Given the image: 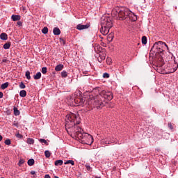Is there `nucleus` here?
<instances>
[{"instance_id": "1", "label": "nucleus", "mask_w": 178, "mask_h": 178, "mask_svg": "<svg viewBox=\"0 0 178 178\" xmlns=\"http://www.w3.org/2000/svg\"><path fill=\"white\" fill-rule=\"evenodd\" d=\"M65 119V129L67 132L72 133L76 137L81 139H85L86 137H88L91 139V143L93 142L92 136L88 133H83L81 127L78 126L81 122V119L78 113H70L67 115ZM69 129V130H68Z\"/></svg>"}, {"instance_id": "2", "label": "nucleus", "mask_w": 178, "mask_h": 178, "mask_svg": "<svg viewBox=\"0 0 178 178\" xmlns=\"http://www.w3.org/2000/svg\"><path fill=\"white\" fill-rule=\"evenodd\" d=\"M113 98V96L112 92L102 90L99 92V95H97L96 97L90 95L88 104L97 106V108H102L106 106V99H107V101H111Z\"/></svg>"}, {"instance_id": "3", "label": "nucleus", "mask_w": 178, "mask_h": 178, "mask_svg": "<svg viewBox=\"0 0 178 178\" xmlns=\"http://www.w3.org/2000/svg\"><path fill=\"white\" fill-rule=\"evenodd\" d=\"M113 27V23L108 17H102L101 18L100 32L102 35H108L109 30Z\"/></svg>"}, {"instance_id": "4", "label": "nucleus", "mask_w": 178, "mask_h": 178, "mask_svg": "<svg viewBox=\"0 0 178 178\" xmlns=\"http://www.w3.org/2000/svg\"><path fill=\"white\" fill-rule=\"evenodd\" d=\"M118 13V17L119 20H124L128 17L129 10L125 8H119L117 11Z\"/></svg>"}, {"instance_id": "5", "label": "nucleus", "mask_w": 178, "mask_h": 178, "mask_svg": "<svg viewBox=\"0 0 178 178\" xmlns=\"http://www.w3.org/2000/svg\"><path fill=\"white\" fill-rule=\"evenodd\" d=\"M161 46H165L166 47L167 50L169 51L168 46L166 44L165 42H164L163 41L156 42L155 44L153 45V47L157 49L159 47H161Z\"/></svg>"}, {"instance_id": "6", "label": "nucleus", "mask_w": 178, "mask_h": 178, "mask_svg": "<svg viewBox=\"0 0 178 178\" xmlns=\"http://www.w3.org/2000/svg\"><path fill=\"white\" fill-rule=\"evenodd\" d=\"M90 27V24H86V25L79 24L76 26V29L79 31H83V30L88 29Z\"/></svg>"}, {"instance_id": "7", "label": "nucleus", "mask_w": 178, "mask_h": 178, "mask_svg": "<svg viewBox=\"0 0 178 178\" xmlns=\"http://www.w3.org/2000/svg\"><path fill=\"white\" fill-rule=\"evenodd\" d=\"M128 18L132 22H136L137 20L136 15L130 10L129 12H128Z\"/></svg>"}, {"instance_id": "8", "label": "nucleus", "mask_w": 178, "mask_h": 178, "mask_svg": "<svg viewBox=\"0 0 178 178\" xmlns=\"http://www.w3.org/2000/svg\"><path fill=\"white\" fill-rule=\"evenodd\" d=\"M74 102L76 104V106H83L85 103V99H76L74 100Z\"/></svg>"}, {"instance_id": "9", "label": "nucleus", "mask_w": 178, "mask_h": 178, "mask_svg": "<svg viewBox=\"0 0 178 178\" xmlns=\"http://www.w3.org/2000/svg\"><path fill=\"white\" fill-rule=\"evenodd\" d=\"M99 57H97V60L99 61V63H102V60H106V54H104V53H100L99 54H97Z\"/></svg>"}, {"instance_id": "10", "label": "nucleus", "mask_w": 178, "mask_h": 178, "mask_svg": "<svg viewBox=\"0 0 178 178\" xmlns=\"http://www.w3.org/2000/svg\"><path fill=\"white\" fill-rule=\"evenodd\" d=\"M177 68H178V64L175 60H174V63H173V65L172 66L171 70H170V73H171V74L175 73V72H177Z\"/></svg>"}, {"instance_id": "11", "label": "nucleus", "mask_w": 178, "mask_h": 178, "mask_svg": "<svg viewBox=\"0 0 178 178\" xmlns=\"http://www.w3.org/2000/svg\"><path fill=\"white\" fill-rule=\"evenodd\" d=\"M11 19L14 22L19 21V20H21V15H13L11 16Z\"/></svg>"}, {"instance_id": "12", "label": "nucleus", "mask_w": 178, "mask_h": 178, "mask_svg": "<svg viewBox=\"0 0 178 178\" xmlns=\"http://www.w3.org/2000/svg\"><path fill=\"white\" fill-rule=\"evenodd\" d=\"M53 33L55 35H59L61 33V31L59 28L55 27L53 30Z\"/></svg>"}, {"instance_id": "13", "label": "nucleus", "mask_w": 178, "mask_h": 178, "mask_svg": "<svg viewBox=\"0 0 178 178\" xmlns=\"http://www.w3.org/2000/svg\"><path fill=\"white\" fill-rule=\"evenodd\" d=\"M0 39L2 40L3 41H6V40H8V35L4 33H1Z\"/></svg>"}, {"instance_id": "14", "label": "nucleus", "mask_w": 178, "mask_h": 178, "mask_svg": "<svg viewBox=\"0 0 178 178\" xmlns=\"http://www.w3.org/2000/svg\"><path fill=\"white\" fill-rule=\"evenodd\" d=\"M63 69V65L60 64L56 66V72H61V70Z\"/></svg>"}, {"instance_id": "15", "label": "nucleus", "mask_w": 178, "mask_h": 178, "mask_svg": "<svg viewBox=\"0 0 178 178\" xmlns=\"http://www.w3.org/2000/svg\"><path fill=\"white\" fill-rule=\"evenodd\" d=\"M42 74L40 72H38L33 76L35 80H39L41 78Z\"/></svg>"}, {"instance_id": "16", "label": "nucleus", "mask_w": 178, "mask_h": 178, "mask_svg": "<svg viewBox=\"0 0 178 178\" xmlns=\"http://www.w3.org/2000/svg\"><path fill=\"white\" fill-rule=\"evenodd\" d=\"M14 115L15 116H19L20 111L18 110V108L16 106H14Z\"/></svg>"}, {"instance_id": "17", "label": "nucleus", "mask_w": 178, "mask_h": 178, "mask_svg": "<svg viewBox=\"0 0 178 178\" xmlns=\"http://www.w3.org/2000/svg\"><path fill=\"white\" fill-rule=\"evenodd\" d=\"M27 93L26 91L25 90H22L19 92V96L21 97H25L26 96Z\"/></svg>"}, {"instance_id": "18", "label": "nucleus", "mask_w": 178, "mask_h": 178, "mask_svg": "<svg viewBox=\"0 0 178 178\" xmlns=\"http://www.w3.org/2000/svg\"><path fill=\"white\" fill-rule=\"evenodd\" d=\"M63 165V160H57L55 162L56 166H61Z\"/></svg>"}, {"instance_id": "19", "label": "nucleus", "mask_w": 178, "mask_h": 178, "mask_svg": "<svg viewBox=\"0 0 178 178\" xmlns=\"http://www.w3.org/2000/svg\"><path fill=\"white\" fill-rule=\"evenodd\" d=\"M35 164V160L33 159H30L28 160V165L33 166Z\"/></svg>"}, {"instance_id": "20", "label": "nucleus", "mask_w": 178, "mask_h": 178, "mask_svg": "<svg viewBox=\"0 0 178 178\" xmlns=\"http://www.w3.org/2000/svg\"><path fill=\"white\" fill-rule=\"evenodd\" d=\"M65 165L71 164V165L74 166L75 165V162L73 160H67L64 163Z\"/></svg>"}, {"instance_id": "21", "label": "nucleus", "mask_w": 178, "mask_h": 178, "mask_svg": "<svg viewBox=\"0 0 178 178\" xmlns=\"http://www.w3.org/2000/svg\"><path fill=\"white\" fill-rule=\"evenodd\" d=\"M8 82H6L3 84L1 85V90H6V88H8Z\"/></svg>"}, {"instance_id": "22", "label": "nucleus", "mask_w": 178, "mask_h": 178, "mask_svg": "<svg viewBox=\"0 0 178 178\" xmlns=\"http://www.w3.org/2000/svg\"><path fill=\"white\" fill-rule=\"evenodd\" d=\"M142 44L146 45L147 44V38L146 36L142 37Z\"/></svg>"}, {"instance_id": "23", "label": "nucleus", "mask_w": 178, "mask_h": 178, "mask_svg": "<svg viewBox=\"0 0 178 178\" xmlns=\"http://www.w3.org/2000/svg\"><path fill=\"white\" fill-rule=\"evenodd\" d=\"M11 46L10 42H6L3 44V47L4 49H9Z\"/></svg>"}, {"instance_id": "24", "label": "nucleus", "mask_w": 178, "mask_h": 178, "mask_svg": "<svg viewBox=\"0 0 178 178\" xmlns=\"http://www.w3.org/2000/svg\"><path fill=\"white\" fill-rule=\"evenodd\" d=\"M49 33V29L47 26H44L42 29V34H47Z\"/></svg>"}, {"instance_id": "25", "label": "nucleus", "mask_w": 178, "mask_h": 178, "mask_svg": "<svg viewBox=\"0 0 178 178\" xmlns=\"http://www.w3.org/2000/svg\"><path fill=\"white\" fill-rule=\"evenodd\" d=\"M27 143L28 144L33 145L35 143V140H33L32 138H28Z\"/></svg>"}, {"instance_id": "26", "label": "nucleus", "mask_w": 178, "mask_h": 178, "mask_svg": "<svg viewBox=\"0 0 178 178\" xmlns=\"http://www.w3.org/2000/svg\"><path fill=\"white\" fill-rule=\"evenodd\" d=\"M39 141H40L42 145H49V143L47 142V140H44V139H39Z\"/></svg>"}, {"instance_id": "27", "label": "nucleus", "mask_w": 178, "mask_h": 178, "mask_svg": "<svg viewBox=\"0 0 178 178\" xmlns=\"http://www.w3.org/2000/svg\"><path fill=\"white\" fill-rule=\"evenodd\" d=\"M44 156L47 158L51 157V152H49V150H45L44 151Z\"/></svg>"}, {"instance_id": "28", "label": "nucleus", "mask_w": 178, "mask_h": 178, "mask_svg": "<svg viewBox=\"0 0 178 178\" xmlns=\"http://www.w3.org/2000/svg\"><path fill=\"white\" fill-rule=\"evenodd\" d=\"M47 73V67H42V74H46Z\"/></svg>"}, {"instance_id": "29", "label": "nucleus", "mask_w": 178, "mask_h": 178, "mask_svg": "<svg viewBox=\"0 0 178 178\" xmlns=\"http://www.w3.org/2000/svg\"><path fill=\"white\" fill-rule=\"evenodd\" d=\"M26 77L27 78L28 80H30L31 79V72L29 71H27L26 72Z\"/></svg>"}, {"instance_id": "30", "label": "nucleus", "mask_w": 178, "mask_h": 178, "mask_svg": "<svg viewBox=\"0 0 178 178\" xmlns=\"http://www.w3.org/2000/svg\"><path fill=\"white\" fill-rule=\"evenodd\" d=\"M60 74H61V76L63 78H65L67 76V73L66 71L61 72Z\"/></svg>"}, {"instance_id": "31", "label": "nucleus", "mask_w": 178, "mask_h": 178, "mask_svg": "<svg viewBox=\"0 0 178 178\" xmlns=\"http://www.w3.org/2000/svg\"><path fill=\"white\" fill-rule=\"evenodd\" d=\"M85 167H86V170H89V171H91L92 169L90 164H86Z\"/></svg>"}, {"instance_id": "32", "label": "nucleus", "mask_w": 178, "mask_h": 178, "mask_svg": "<svg viewBox=\"0 0 178 178\" xmlns=\"http://www.w3.org/2000/svg\"><path fill=\"white\" fill-rule=\"evenodd\" d=\"M19 88H21V89H24V88H26V86L24 85V83L23 82H21V83H19Z\"/></svg>"}, {"instance_id": "33", "label": "nucleus", "mask_w": 178, "mask_h": 178, "mask_svg": "<svg viewBox=\"0 0 178 178\" xmlns=\"http://www.w3.org/2000/svg\"><path fill=\"white\" fill-rule=\"evenodd\" d=\"M24 160L21 159L19 161V163H18V165L19 166H21L22 165H23L24 163Z\"/></svg>"}, {"instance_id": "34", "label": "nucleus", "mask_w": 178, "mask_h": 178, "mask_svg": "<svg viewBox=\"0 0 178 178\" xmlns=\"http://www.w3.org/2000/svg\"><path fill=\"white\" fill-rule=\"evenodd\" d=\"M4 143L7 145H10L11 144V141L10 139H7L4 141Z\"/></svg>"}, {"instance_id": "35", "label": "nucleus", "mask_w": 178, "mask_h": 178, "mask_svg": "<svg viewBox=\"0 0 178 178\" xmlns=\"http://www.w3.org/2000/svg\"><path fill=\"white\" fill-rule=\"evenodd\" d=\"M109 76H110V75L108 73L105 72L103 74V78L108 79V78H109Z\"/></svg>"}, {"instance_id": "36", "label": "nucleus", "mask_w": 178, "mask_h": 178, "mask_svg": "<svg viewBox=\"0 0 178 178\" xmlns=\"http://www.w3.org/2000/svg\"><path fill=\"white\" fill-rule=\"evenodd\" d=\"M168 127L170 128V129L172 130L174 129L172 124H171V122H169L168 124Z\"/></svg>"}, {"instance_id": "37", "label": "nucleus", "mask_w": 178, "mask_h": 178, "mask_svg": "<svg viewBox=\"0 0 178 178\" xmlns=\"http://www.w3.org/2000/svg\"><path fill=\"white\" fill-rule=\"evenodd\" d=\"M16 137L18 138H22L23 137V136L21 134L17 133V134H16Z\"/></svg>"}, {"instance_id": "38", "label": "nucleus", "mask_w": 178, "mask_h": 178, "mask_svg": "<svg viewBox=\"0 0 178 178\" xmlns=\"http://www.w3.org/2000/svg\"><path fill=\"white\" fill-rule=\"evenodd\" d=\"M113 36L112 35H109V36L108 37V40L109 41H113Z\"/></svg>"}, {"instance_id": "39", "label": "nucleus", "mask_w": 178, "mask_h": 178, "mask_svg": "<svg viewBox=\"0 0 178 178\" xmlns=\"http://www.w3.org/2000/svg\"><path fill=\"white\" fill-rule=\"evenodd\" d=\"M60 43L63 44V45H65V40H63V38H60Z\"/></svg>"}, {"instance_id": "40", "label": "nucleus", "mask_w": 178, "mask_h": 178, "mask_svg": "<svg viewBox=\"0 0 178 178\" xmlns=\"http://www.w3.org/2000/svg\"><path fill=\"white\" fill-rule=\"evenodd\" d=\"M103 143L104 144H111V143H113L111 141H102Z\"/></svg>"}, {"instance_id": "41", "label": "nucleus", "mask_w": 178, "mask_h": 178, "mask_svg": "<svg viewBox=\"0 0 178 178\" xmlns=\"http://www.w3.org/2000/svg\"><path fill=\"white\" fill-rule=\"evenodd\" d=\"M3 97V92L0 91V99Z\"/></svg>"}, {"instance_id": "42", "label": "nucleus", "mask_w": 178, "mask_h": 178, "mask_svg": "<svg viewBox=\"0 0 178 178\" xmlns=\"http://www.w3.org/2000/svg\"><path fill=\"white\" fill-rule=\"evenodd\" d=\"M44 178H51V176L49 175H45Z\"/></svg>"}, {"instance_id": "43", "label": "nucleus", "mask_w": 178, "mask_h": 178, "mask_svg": "<svg viewBox=\"0 0 178 178\" xmlns=\"http://www.w3.org/2000/svg\"><path fill=\"white\" fill-rule=\"evenodd\" d=\"M17 25L22 26V22H17Z\"/></svg>"}, {"instance_id": "44", "label": "nucleus", "mask_w": 178, "mask_h": 178, "mask_svg": "<svg viewBox=\"0 0 178 178\" xmlns=\"http://www.w3.org/2000/svg\"><path fill=\"white\" fill-rule=\"evenodd\" d=\"M31 175H35V171H31Z\"/></svg>"}, {"instance_id": "45", "label": "nucleus", "mask_w": 178, "mask_h": 178, "mask_svg": "<svg viewBox=\"0 0 178 178\" xmlns=\"http://www.w3.org/2000/svg\"><path fill=\"white\" fill-rule=\"evenodd\" d=\"M7 61H8V60H6V59H3V60H2V62H3V63H6Z\"/></svg>"}, {"instance_id": "46", "label": "nucleus", "mask_w": 178, "mask_h": 178, "mask_svg": "<svg viewBox=\"0 0 178 178\" xmlns=\"http://www.w3.org/2000/svg\"><path fill=\"white\" fill-rule=\"evenodd\" d=\"M3 140V136L0 134V142Z\"/></svg>"}, {"instance_id": "47", "label": "nucleus", "mask_w": 178, "mask_h": 178, "mask_svg": "<svg viewBox=\"0 0 178 178\" xmlns=\"http://www.w3.org/2000/svg\"><path fill=\"white\" fill-rule=\"evenodd\" d=\"M83 74H88V72H83Z\"/></svg>"}, {"instance_id": "48", "label": "nucleus", "mask_w": 178, "mask_h": 178, "mask_svg": "<svg viewBox=\"0 0 178 178\" xmlns=\"http://www.w3.org/2000/svg\"><path fill=\"white\" fill-rule=\"evenodd\" d=\"M95 178H101V177H97V176H96V177H95Z\"/></svg>"}, {"instance_id": "49", "label": "nucleus", "mask_w": 178, "mask_h": 178, "mask_svg": "<svg viewBox=\"0 0 178 178\" xmlns=\"http://www.w3.org/2000/svg\"><path fill=\"white\" fill-rule=\"evenodd\" d=\"M55 178H59L58 176H55Z\"/></svg>"}, {"instance_id": "50", "label": "nucleus", "mask_w": 178, "mask_h": 178, "mask_svg": "<svg viewBox=\"0 0 178 178\" xmlns=\"http://www.w3.org/2000/svg\"><path fill=\"white\" fill-rule=\"evenodd\" d=\"M14 126H17V124H14Z\"/></svg>"}, {"instance_id": "51", "label": "nucleus", "mask_w": 178, "mask_h": 178, "mask_svg": "<svg viewBox=\"0 0 178 178\" xmlns=\"http://www.w3.org/2000/svg\"><path fill=\"white\" fill-rule=\"evenodd\" d=\"M1 178H5V177H1Z\"/></svg>"}]
</instances>
